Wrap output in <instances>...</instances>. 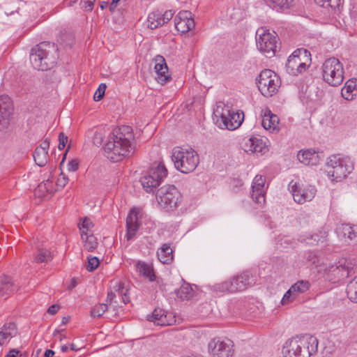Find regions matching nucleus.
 Masks as SVG:
<instances>
[{
	"instance_id": "obj_1",
	"label": "nucleus",
	"mask_w": 357,
	"mask_h": 357,
	"mask_svg": "<svg viewBox=\"0 0 357 357\" xmlns=\"http://www.w3.org/2000/svg\"><path fill=\"white\" fill-rule=\"evenodd\" d=\"M135 136L132 127L121 126L113 129L105 144L106 157L114 162L130 156L134 149Z\"/></svg>"
},
{
	"instance_id": "obj_2",
	"label": "nucleus",
	"mask_w": 357,
	"mask_h": 357,
	"mask_svg": "<svg viewBox=\"0 0 357 357\" xmlns=\"http://www.w3.org/2000/svg\"><path fill=\"white\" fill-rule=\"evenodd\" d=\"M58 58V47L50 42H42L31 50L29 59L32 66L38 70H47L53 68Z\"/></svg>"
},
{
	"instance_id": "obj_3",
	"label": "nucleus",
	"mask_w": 357,
	"mask_h": 357,
	"mask_svg": "<svg viewBox=\"0 0 357 357\" xmlns=\"http://www.w3.org/2000/svg\"><path fill=\"white\" fill-rule=\"evenodd\" d=\"M317 338L305 335L287 340L282 347V354L284 357H310L317 351Z\"/></svg>"
},
{
	"instance_id": "obj_4",
	"label": "nucleus",
	"mask_w": 357,
	"mask_h": 357,
	"mask_svg": "<svg viewBox=\"0 0 357 357\" xmlns=\"http://www.w3.org/2000/svg\"><path fill=\"white\" fill-rule=\"evenodd\" d=\"M327 176L333 181H341L354 169L350 158L341 155L330 156L326 162Z\"/></svg>"
},
{
	"instance_id": "obj_5",
	"label": "nucleus",
	"mask_w": 357,
	"mask_h": 357,
	"mask_svg": "<svg viewBox=\"0 0 357 357\" xmlns=\"http://www.w3.org/2000/svg\"><path fill=\"white\" fill-rule=\"evenodd\" d=\"M172 160L176 169L183 174L193 172L199 164V156L191 148L175 147L172 151Z\"/></svg>"
},
{
	"instance_id": "obj_6",
	"label": "nucleus",
	"mask_w": 357,
	"mask_h": 357,
	"mask_svg": "<svg viewBox=\"0 0 357 357\" xmlns=\"http://www.w3.org/2000/svg\"><path fill=\"white\" fill-rule=\"evenodd\" d=\"M255 276L250 271H245L219 284L218 289L223 292L242 291L255 284Z\"/></svg>"
},
{
	"instance_id": "obj_7",
	"label": "nucleus",
	"mask_w": 357,
	"mask_h": 357,
	"mask_svg": "<svg viewBox=\"0 0 357 357\" xmlns=\"http://www.w3.org/2000/svg\"><path fill=\"white\" fill-rule=\"evenodd\" d=\"M310 52L306 49L296 50L287 61L286 70L287 73L290 75L297 76L304 73L310 66Z\"/></svg>"
},
{
	"instance_id": "obj_8",
	"label": "nucleus",
	"mask_w": 357,
	"mask_h": 357,
	"mask_svg": "<svg viewBox=\"0 0 357 357\" xmlns=\"http://www.w3.org/2000/svg\"><path fill=\"white\" fill-rule=\"evenodd\" d=\"M279 38L275 32L259 28L256 32V44L257 49L267 58L275 56L278 47Z\"/></svg>"
},
{
	"instance_id": "obj_9",
	"label": "nucleus",
	"mask_w": 357,
	"mask_h": 357,
	"mask_svg": "<svg viewBox=\"0 0 357 357\" xmlns=\"http://www.w3.org/2000/svg\"><path fill=\"white\" fill-rule=\"evenodd\" d=\"M322 77L331 86L340 85L344 79L342 63L335 57L327 59L322 65Z\"/></svg>"
},
{
	"instance_id": "obj_10",
	"label": "nucleus",
	"mask_w": 357,
	"mask_h": 357,
	"mask_svg": "<svg viewBox=\"0 0 357 357\" xmlns=\"http://www.w3.org/2000/svg\"><path fill=\"white\" fill-rule=\"evenodd\" d=\"M167 175V170L162 162H155L147 171L146 175L141 178V183L146 191H151L160 185Z\"/></svg>"
},
{
	"instance_id": "obj_11",
	"label": "nucleus",
	"mask_w": 357,
	"mask_h": 357,
	"mask_svg": "<svg viewBox=\"0 0 357 357\" xmlns=\"http://www.w3.org/2000/svg\"><path fill=\"white\" fill-rule=\"evenodd\" d=\"M280 82V77L270 69L262 70L257 79L259 91L266 98L271 97L277 93Z\"/></svg>"
},
{
	"instance_id": "obj_12",
	"label": "nucleus",
	"mask_w": 357,
	"mask_h": 357,
	"mask_svg": "<svg viewBox=\"0 0 357 357\" xmlns=\"http://www.w3.org/2000/svg\"><path fill=\"white\" fill-rule=\"evenodd\" d=\"M156 198L162 208L170 211L177 208L181 201V195L174 185H169L158 190Z\"/></svg>"
},
{
	"instance_id": "obj_13",
	"label": "nucleus",
	"mask_w": 357,
	"mask_h": 357,
	"mask_svg": "<svg viewBox=\"0 0 357 357\" xmlns=\"http://www.w3.org/2000/svg\"><path fill=\"white\" fill-rule=\"evenodd\" d=\"M233 342L227 338L214 337L208 344V351L212 357H231L234 353Z\"/></svg>"
},
{
	"instance_id": "obj_14",
	"label": "nucleus",
	"mask_w": 357,
	"mask_h": 357,
	"mask_svg": "<svg viewBox=\"0 0 357 357\" xmlns=\"http://www.w3.org/2000/svg\"><path fill=\"white\" fill-rule=\"evenodd\" d=\"M289 188L294 200L299 204H303L306 202L311 201L314 198L317 191L316 189L311 185L304 187L301 186L298 183H293V181L290 183Z\"/></svg>"
},
{
	"instance_id": "obj_15",
	"label": "nucleus",
	"mask_w": 357,
	"mask_h": 357,
	"mask_svg": "<svg viewBox=\"0 0 357 357\" xmlns=\"http://www.w3.org/2000/svg\"><path fill=\"white\" fill-rule=\"evenodd\" d=\"M223 126L229 130L238 128L243 123L244 113L242 111H231L228 109H223L220 116Z\"/></svg>"
},
{
	"instance_id": "obj_16",
	"label": "nucleus",
	"mask_w": 357,
	"mask_h": 357,
	"mask_svg": "<svg viewBox=\"0 0 357 357\" xmlns=\"http://www.w3.org/2000/svg\"><path fill=\"white\" fill-rule=\"evenodd\" d=\"M13 105L9 96H0V130L6 128L13 113Z\"/></svg>"
},
{
	"instance_id": "obj_17",
	"label": "nucleus",
	"mask_w": 357,
	"mask_h": 357,
	"mask_svg": "<svg viewBox=\"0 0 357 357\" xmlns=\"http://www.w3.org/2000/svg\"><path fill=\"white\" fill-rule=\"evenodd\" d=\"M176 29L181 33H188L195 27V21L191 12L182 10L174 18Z\"/></svg>"
},
{
	"instance_id": "obj_18",
	"label": "nucleus",
	"mask_w": 357,
	"mask_h": 357,
	"mask_svg": "<svg viewBox=\"0 0 357 357\" xmlns=\"http://www.w3.org/2000/svg\"><path fill=\"white\" fill-rule=\"evenodd\" d=\"M324 156L323 152H316L313 149L301 150L297 154L298 160L305 165H317Z\"/></svg>"
},
{
	"instance_id": "obj_19",
	"label": "nucleus",
	"mask_w": 357,
	"mask_h": 357,
	"mask_svg": "<svg viewBox=\"0 0 357 357\" xmlns=\"http://www.w3.org/2000/svg\"><path fill=\"white\" fill-rule=\"evenodd\" d=\"M139 227L137 214L134 209L130 210L126 218V234L128 241L133 239Z\"/></svg>"
},
{
	"instance_id": "obj_20",
	"label": "nucleus",
	"mask_w": 357,
	"mask_h": 357,
	"mask_svg": "<svg viewBox=\"0 0 357 357\" xmlns=\"http://www.w3.org/2000/svg\"><path fill=\"white\" fill-rule=\"evenodd\" d=\"M242 148L246 153H261L266 148V144L262 139L251 137L248 139H244Z\"/></svg>"
},
{
	"instance_id": "obj_21",
	"label": "nucleus",
	"mask_w": 357,
	"mask_h": 357,
	"mask_svg": "<svg viewBox=\"0 0 357 357\" xmlns=\"http://www.w3.org/2000/svg\"><path fill=\"white\" fill-rule=\"evenodd\" d=\"M18 289V285L14 283L11 277L5 275L1 277L0 297L14 294Z\"/></svg>"
},
{
	"instance_id": "obj_22",
	"label": "nucleus",
	"mask_w": 357,
	"mask_h": 357,
	"mask_svg": "<svg viewBox=\"0 0 357 357\" xmlns=\"http://www.w3.org/2000/svg\"><path fill=\"white\" fill-rule=\"evenodd\" d=\"M356 261L350 258H342L335 264V268L342 272V277H349L355 273Z\"/></svg>"
},
{
	"instance_id": "obj_23",
	"label": "nucleus",
	"mask_w": 357,
	"mask_h": 357,
	"mask_svg": "<svg viewBox=\"0 0 357 357\" xmlns=\"http://www.w3.org/2000/svg\"><path fill=\"white\" fill-rule=\"evenodd\" d=\"M155 70L157 74L155 79L157 82L162 85L165 84L172 79L171 75L168 72L167 63L162 57H161L160 62L155 63Z\"/></svg>"
},
{
	"instance_id": "obj_24",
	"label": "nucleus",
	"mask_w": 357,
	"mask_h": 357,
	"mask_svg": "<svg viewBox=\"0 0 357 357\" xmlns=\"http://www.w3.org/2000/svg\"><path fill=\"white\" fill-rule=\"evenodd\" d=\"M279 118L276 114H273L271 110L266 109L263 115L261 124L266 130L273 129L279 130Z\"/></svg>"
},
{
	"instance_id": "obj_25",
	"label": "nucleus",
	"mask_w": 357,
	"mask_h": 357,
	"mask_svg": "<svg viewBox=\"0 0 357 357\" xmlns=\"http://www.w3.org/2000/svg\"><path fill=\"white\" fill-rule=\"evenodd\" d=\"M168 314L160 308H156L153 312L152 314L148 318V320L153 321L155 324L158 326H168L171 324L170 321L167 318Z\"/></svg>"
},
{
	"instance_id": "obj_26",
	"label": "nucleus",
	"mask_w": 357,
	"mask_h": 357,
	"mask_svg": "<svg viewBox=\"0 0 357 357\" xmlns=\"http://www.w3.org/2000/svg\"><path fill=\"white\" fill-rule=\"evenodd\" d=\"M158 258L162 264H169L173 261V250L169 245L165 243L157 252Z\"/></svg>"
},
{
	"instance_id": "obj_27",
	"label": "nucleus",
	"mask_w": 357,
	"mask_h": 357,
	"mask_svg": "<svg viewBox=\"0 0 357 357\" xmlns=\"http://www.w3.org/2000/svg\"><path fill=\"white\" fill-rule=\"evenodd\" d=\"M54 193L52 181L47 179L43 182L40 183L35 192V195L38 197H45L47 195H52Z\"/></svg>"
},
{
	"instance_id": "obj_28",
	"label": "nucleus",
	"mask_w": 357,
	"mask_h": 357,
	"mask_svg": "<svg viewBox=\"0 0 357 357\" xmlns=\"http://www.w3.org/2000/svg\"><path fill=\"white\" fill-rule=\"evenodd\" d=\"M175 294L181 300H189L193 297L194 291L189 284L184 283L179 289H175Z\"/></svg>"
},
{
	"instance_id": "obj_29",
	"label": "nucleus",
	"mask_w": 357,
	"mask_h": 357,
	"mask_svg": "<svg viewBox=\"0 0 357 357\" xmlns=\"http://www.w3.org/2000/svg\"><path fill=\"white\" fill-rule=\"evenodd\" d=\"M356 79L348 80L341 91L342 98L347 100H353L354 95L352 94V92L356 89Z\"/></svg>"
},
{
	"instance_id": "obj_30",
	"label": "nucleus",
	"mask_w": 357,
	"mask_h": 357,
	"mask_svg": "<svg viewBox=\"0 0 357 357\" xmlns=\"http://www.w3.org/2000/svg\"><path fill=\"white\" fill-rule=\"evenodd\" d=\"M137 268L139 273L145 278H149L150 281L155 280V275L151 266L144 262H139L137 264Z\"/></svg>"
},
{
	"instance_id": "obj_31",
	"label": "nucleus",
	"mask_w": 357,
	"mask_h": 357,
	"mask_svg": "<svg viewBox=\"0 0 357 357\" xmlns=\"http://www.w3.org/2000/svg\"><path fill=\"white\" fill-rule=\"evenodd\" d=\"M33 156L36 164L39 167L45 166L48 162V152H45L42 149H36Z\"/></svg>"
},
{
	"instance_id": "obj_32",
	"label": "nucleus",
	"mask_w": 357,
	"mask_h": 357,
	"mask_svg": "<svg viewBox=\"0 0 357 357\" xmlns=\"http://www.w3.org/2000/svg\"><path fill=\"white\" fill-rule=\"evenodd\" d=\"M81 238L83 241H85L84 247L88 251H93L97 247L98 243L94 236H89L86 231L82 230Z\"/></svg>"
},
{
	"instance_id": "obj_33",
	"label": "nucleus",
	"mask_w": 357,
	"mask_h": 357,
	"mask_svg": "<svg viewBox=\"0 0 357 357\" xmlns=\"http://www.w3.org/2000/svg\"><path fill=\"white\" fill-rule=\"evenodd\" d=\"M161 13L159 12L151 13L147 18L148 27L155 29L161 26Z\"/></svg>"
},
{
	"instance_id": "obj_34",
	"label": "nucleus",
	"mask_w": 357,
	"mask_h": 357,
	"mask_svg": "<svg viewBox=\"0 0 357 357\" xmlns=\"http://www.w3.org/2000/svg\"><path fill=\"white\" fill-rule=\"evenodd\" d=\"M347 294L352 302L357 303V276L347 284Z\"/></svg>"
},
{
	"instance_id": "obj_35",
	"label": "nucleus",
	"mask_w": 357,
	"mask_h": 357,
	"mask_svg": "<svg viewBox=\"0 0 357 357\" xmlns=\"http://www.w3.org/2000/svg\"><path fill=\"white\" fill-rule=\"evenodd\" d=\"M310 283L307 280H299L291 286L296 296L298 294H303L308 291L310 288Z\"/></svg>"
},
{
	"instance_id": "obj_36",
	"label": "nucleus",
	"mask_w": 357,
	"mask_h": 357,
	"mask_svg": "<svg viewBox=\"0 0 357 357\" xmlns=\"http://www.w3.org/2000/svg\"><path fill=\"white\" fill-rule=\"evenodd\" d=\"M52 259L51 252L45 248L39 249L34 257L36 263H47Z\"/></svg>"
},
{
	"instance_id": "obj_37",
	"label": "nucleus",
	"mask_w": 357,
	"mask_h": 357,
	"mask_svg": "<svg viewBox=\"0 0 357 357\" xmlns=\"http://www.w3.org/2000/svg\"><path fill=\"white\" fill-rule=\"evenodd\" d=\"M295 0H270L273 8L277 10L289 9L294 6Z\"/></svg>"
},
{
	"instance_id": "obj_38",
	"label": "nucleus",
	"mask_w": 357,
	"mask_h": 357,
	"mask_svg": "<svg viewBox=\"0 0 357 357\" xmlns=\"http://www.w3.org/2000/svg\"><path fill=\"white\" fill-rule=\"evenodd\" d=\"M1 331L4 332V335L11 339L17 334L16 325L13 322L6 323L1 328Z\"/></svg>"
},
{
	"instance_id": "obj_39",
	"label": "nucleus",
	"mask_w": 357,
	"mask_h": 357,
	"mask_svg": "<svg viewBox=\"0 0 357 357\" xmlns=\"http://www.w3.org/2000/svg\"><path fill=\"white\" fill-rule=\"evenodd\" d=\"M107 310V304L99 303L96 305L91 310V317H101Z\"/></svg>"
},
{
	"instance_id": "obj_40",
	"label": "nucleus",
	"mask_w": 357,
	"mask_h": 357,
	"mask_svg": "<svg viewBox=\"0 0 357 357\" xmlns=\"http://www.w3.org/2000/svg\"><path fill=\"white\" fill-rule=\"evenodd\" d=\"M252 198L256 203L262 204L265 202V192L260 190H252Z\"/></svg>"
},
{
	"instance_id": "obj_41",
	"label": "nucleus",
	"mask_w": 357,
	"mask_h": 357,
	"mask_svg": "<svg viewBox=\"0 0 357 357\" xmlns=\"http://www.w3.org/2000/svg\"><path fill=\"white\" fill-rule=\"evenodd\" d=\"M107 86L105 84L102 83L99 85L98 89L93 95V100L95 101H100L105 96Z\"/></svg>"
},
{
	"instance_id": "obj_42",
	"label": "nucleus",
	"mask_w": 357,
	"mask_h": 357,
	"mask_svg": "<svg viewBox=\"0 0 357 357\" xmlns=\"http://www.w3.org/2000/svg\"><path fill=\"white\" fill-rule=\"evenodd\" d=\"M88 265L86 269L89 271H93L100 264V261L96 257H88Z\"/></svg>"
},
{
	"instance_id": "obj_43",
	"label": "nucleus",
	"mask_w": 357,
	"mask_h": 357,
	"mask_svg": "<svg viewBox=\"0 0 357 357\" xmlns=\"http://www.w3.org/2000/svg\"><path fill=\"white\" fill-rule=\"evenodd\" d=\"M351 227L352 225L350 224H342L337 228V231L342 233L344 237H348V235H350L349 232H354Z\"/></svg>"
},
{
	"instance_id": "obj_44",
	"label": "nucleus",
	"mask_w": 357,
	"mask_h": 357,
	"mask_svg": "<svg viewBox=\"0 0 357 357\" xmlns=\"http://www.w3.org/2000/svg\"><path fill=\"white\" fill-rule=\"evenodd\" d=\"M296 297V296L294 292L293 291L291 287H290L289 289L284 294L283 298H282V304H287L291 301L292 300H294Z\"/></svg>"
},
{
	"instance_id": "obj_45",
	"label": "nucleus",
	"mask_w": 357,
	"mask_h": 357,
	"mask_svg": "<svg viewBox=\"0 0 357 357\" xmlns=\"http://www.w3.org/2000/svg\"><path fill=\"white\" fill-rule=\"evenodd\" d=\"M299 241L306 242L307 244H317L321 241V238L318 234H314L310 235L307 238H301Z\"/></svg>"
},
{
	"instance_id": "obj_46",
	"label": "nucleus",
	"mask_w": 357,
	"mask_h": 357,
	"mask_svg": "<svg viewBox=\"0 0 357 357\" xmlns=\"http://www.w3.org/2000/svg\"><path fill=\"white\" fill-rule=\"evenodd\" d=\"M93 226L92 221L88 218H84L81 224H79V229H86V231H89Z\"/></svg>"
},
{
	"instance_id": "obj_47",
	"label": "nucleus",
	"mask_w": 357,
	"mask_h": 357,
	"mask_svg": "<svg viewBox=\"0 0 357 357\" xmlns=\"http://www.w3.org/2000/svg\"><path fill=\"white\" fill-rule=\"evenodd\" d=\"M174 13L172 10H167L163 14H161V26L167 23L170 20L172 19Z\"/></svg>"
},
{
	"instance_id": "obj_48",
	"label": "nucleus",
	"mask_w": 357,
	"mask_h": 357,
	"mask_svg": "<svg viewBox=\"0 0 357 357\" xmlns=\"http://www.w3.org/2000/svg\"><path fill=\"white\" fill-rule=\"evenodd\" d=\"M68 137L63 132H60L59 135V149L63 150L66 147Z\"/></svg>"
},
{
	"instance_id": "obj_49",
	"label": "nucleus",
	"mask_w": 357,
	"mask_h": 357,
	"mask_svg": "<svg viewBox=\"0 0 357 357\" xmlns=\"http://www.w3.org/2000/svg\"><path fill=\"white\" fill-rule=\"evenodd\" d=\"M79 167V161L77 159H73L68 163V169L70 172H75Z\"/></svg>"
},
{
	"instance_id": "obj_50",
	"label": "nucleus",
	"mask_w": 357,
	"mask_h": 357,
	"mask_svg": "<svg viewBox=\"0 0 357 357\" xmlns=\"http://www.w3.org/2000/svg\"><path fill=\"white\" fill-rule=\"evenodd\" d=\"M68 182V178L61 172L57 179L56 185L63 188Z\"/></svg>"
},
{
	"instance_id": "obj_51",
	"label": "nucleus",
	"mask_w": 357,
	"mask_h": 357,
	"mask_svg": "<svg viewBox=\"0 0 357 357\" xmlns=\"http://www.w3.org/2000/svg\"><path fill=\"white\" fill-rule=\"evenodd\" d=\"M50 148V141L47 138L45 140L42 142V143L40 144V146H37L36 149H42L45 152L48 151V149Z\"/></svg>"
},
{
	"instance_id": "obj_52",
	"label": "nucleus",
	"mask_w": 357,
	"mask_h": 357,
	"mask_svg": "<svg viewBox=\"0 0 357 357\" xmlns=\"http://www.w3.org/2000/svg\"><path fill=\"white\" fill-rule=\"evenodd\" d=\"M84 7L87 11H91L93 8L95 1L93 0H84Z\"/></svg>"
},
{
	"instance_id": "obj_53",
	"label": "nucleus",
	"mask_w": 357,
	"mask_h": 357,
	"mask_svg": "<svg viewBox=\"0 0 357 357\" xmlns=\"http://www.w3.org/2000/svg\"><path fill=\"white\" fill-rule=\"evenodd\" d=\"M253 183H259L264 185L265 178L261 175H257L253 179Z\"/></svg>"
},
{
	"instance_id": "obj_54",
	"label": "nucleus",
	"mask_w": 357,
	"mask_h": 357,
	"mask_svg": "<svg viewBox=\"0 0 357 357\" xmlns=\"http://www.w3.org/2000/svg\"><path fill=\"white\" fill-rule=\"evenodd\" d=\"M59 310V305H52L47 310V312L50 314H55Z\"/></svg>"
},
{
	"instance_id": "obj_55",
	"label": "nucleus",
	"mask_w": 357,
	"mask_h": 357,
	"mask_svg": "<svg viewBox=\"0 0 357 357\" xmlns=\"http://www.w3.org/2000/svg\"><path fill=\"white\" fill-rule=\"evenodd\" d=\"M124 288V284L122 282H119L114 287V290L115 292H117L119 295H120L121 291H123Z\"/></svg>"
},
{
	"instance_id": "obj_56",
	"label": "nucleus",
	"mask_w": 357,
	"mask_h": 357,
	"mask_svg": "<svg viewBox=\"0 0 357 357\" xmlns=\"http://www.w3.org/2000/svg\"><path fill=\"white\" fill-rule=\"evenodd\" d=\"M352 230L354 232H349L350 235H348V238L350 240H353L357 236V225H352Z\"/></svg>"
},
{
	"instance_id": "obj_57",
	"label": "nucleus",
	"mask_w": 357,
	"mask_h": 357,
	"mask_svg": "<svg viewBox=\"0 0 357 357\" xmlns=\"http://www.w3.org/2000/svg\"><path fill=\"white\" fill-rule=\"evenodd\" d=\"M264 185H262L259 183H252V190L255 191H264Z\"/></svg>"
},
{
	"instance_id": "obj_58",
	"label": "nucleus",
	"mask_w": 357,
	"mask_h": 357,
	"mask_svg": "<svg viewBox=\"0 0 357 357\" xmlns=\"http://www.w3.org/2000/svg\"><path fill=\"white\" fill-rule=\"evenodd\" d=\"M342 0H325L324 2L328 3L331 7L338 6Z\"/></svg>"
},
{
	"instance_id": "obj_59",
	"label": "nucleus",
	"mask_w": 357,
	"mask_h": 357,
	"mask_svg": "<svg viewBox=\"0 0 357 357\" xmlns=\"http://www.w3.org/2000/svg\"><path fill=\"white\" fill-rule=\"evenodd\" d=\"M10 340L7 335H4V332L0 331V346L3 345L6 340Z\"/></svg>"
},
{
	"instance_id": "obj_60",
	"label": "nucleus",
	"mask_w": 357,
	"mask_h": 357,
	"mask_svg": "<svg viewBox=\"0 0 357 357\" xmlns=\"http://www.w3.org/2000/svg\"><path fill=\"white\" fill-rule=\"evenodd\" d=\"M115 297H116L115 292H113L112 291H109L107 293V302L112 303Z\"/></svg>"
},
{
	"instance_id": "obj_61",
	"label": "nucleus",
	"mask_w": 357,
	"mask_h": 357,
	"mask_svg": "<svg viewBox=\"0 0 357 357\" xmlns=\"http://www.w3.org/2000/svg\"><path fill=\"white\" fill-rule=\"evenodd\" d=\"M121 296L122 298V300H123V302L125 303V304H127L128 303L130 302V298L128 296L126 292H123V291H121V294L119 295Z\"/></svg>"
},
{
	"instance_id": "obj_62",
	"label": "nucleus",
	"mask_w": 357,
	"mask_h": 357,
	"mask_svg": "<svg viewBox=\"0 0 357 357\" xmlns=\"http://www.w3.org/2000/svg\"><path fill=\"white\" fill-rule=\"evenodd\" d=\"M18 353V350L13 349L10 351L9 354H7L6 357H17Z\"/></svg>"
},
{
	"instance_id": "obj_63",
	"label": "nucleus",
	"mask_w": 357,
	"mask_h": 357,
	"mask_svg": "<svg viewBox=\"0 0 357 357\" xmlns=\"http://www.w3.org/2000/svg\"><path fill=\"white\" fill-rule=\"evenodd\" d=\"M54 351L52 349H47L45 351L44 356L45 357H53L54 355Z\"/></svg>"
},
{
	"instance_id": "obj_64",
	"label": "nucleus",
	"mask_w": 357,
	"mask_h": 357,
	"mask_svg": "<svg viewBox=\"0 0 357 357\" xmlns=\"http://www.w3.org/2000/svg\"><path fill=\"white\" fill-rule=\"evenodd\" d=\"M120 1V0H112L111 4H110V10H114L116 6V4Z\"/></svg>"
}]
</instances>
